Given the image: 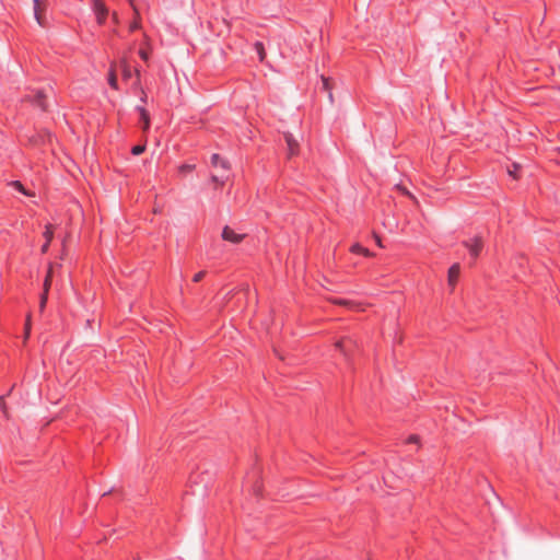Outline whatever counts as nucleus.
Instances as JSON below:
<instances>
[{"label":"nucleus","instance_id":"nucleus-1","mask_svg":"<svg viewBox=\"0 0 560 560\" xmlns=\"http://www.w3.org/2000/svg\"><path fill=\"white\" fill-rule=\"evenodd\" d=\"M211 164L212 166L221 170L220 174L212 175L211 180L220 186L224 185L225 180L229 178V162L222 159L219 154L214 153L211 156Z\"/></svg>","mask_w":560,"mask_h":560},{"label":"nucleus","instance_id":"nucleus-2","mask_svg":"<svg viewBox=\"0 0 560 560\" xmlns=\"http://www.w3.org/2000/svg\"><path fill=\"white\" fill-rule=\"evenodd\" d=\"M92 9H93V12L95 13L97 23L100 25H103L108 15V8L106 7L104 0H93Z\"/></svg>","mask_w":560,"mask_h":560},{"label":"nucleus","instance_id":"nucleus-3","mask_svg":"<svg viewBox=\"0 0 560 560\" xmlns=\"http://www.w3.org/2000/svg\"><path fill=\"white\" fill-rule=\"evenodd\" d=\"M464 246L469 250L470 255L474 258H477L483 247L482 237L479 235L474 236L467 241L463 242Z\"/></svg>","mask_w":560,"mask_h":560},{"label":"nucleus","instance_id":"nucleus-4","mask_svg":"<svg viewBox=\"0 0 560 560\" xmlns=\"http://www.w3.org/2000/svg\"><path fill=\"white\" fill-rule=\"evenodd\" d=\"M221 236L226 242L240 244L246 235L243 233H237L231 226L225 225L222 230Z\"/></svg>","mask_w":560,"mask_h":560},{"label":"nucleus","instance_id":"nucleus-5","mask_svg":"<svg viewBox=\"0 0 560 560\" xmlns=\"http://www.w3.org/2000/svg\"><path fill=\"white\" fill-rule=\"evenodd\" d=\"M46 1L47 0H34V18L38 25L45 26V10H46Z\"/></svg>","mask_w":560,"mask_h":560},{"label":"nucleus","instance_id":"nucleus-6","mask_svg":"<svg viewBox=\"0 0 560 560\" xmlns=\"http://www.w3.org/2000/svg\"><path fill=\"white\" fill-rule=\"evenodd\" d=\"M460 273V266L459 264H454L450 267L447 272V283L452 288V290L455 288L458 278Z\"/></svg>","mask_w":560,"mask_h":560},{"label":"nucleus","instance_id":"nucleus-7","mask_svg":"<svg viewBox=\"0 0 560 560\" xmlns=\"http://www.w3.org/2000/svg\"><path fill=\"white\" fill-rule=\"evenodd\" d=\"M289 158L299 153V141L289 132L284 133Z\"/></svg>","mask_w":560,"mask_h":560},{"label":"nucleus","instance_id":"nucleus-8","mask_svg":"<svg viewBox=\"0 0 560 560\" xmlns=\"http://www.w3.org/2000/svg\"><path fill=\"white\" fill-rule=\"evenodd\" d=\"M345 342L355 346V342L351 338H346L336 341L335 347L342 352L347 360H350V351L345 347Z\"/></svg>","mask_w":560,"mask_h":560},{"label":"nucleus","instance_id":"nucleus-9","mask_svg":"<svg viewBox=\"0 0 560 560\" xmlns=\"http://www.w3.org/2000/svg\"><path fill=\"white\" fill-rule=\"evenodd\" d=\"M45 244L42 246V253L45 254L48 250L49 244L54 237V231L51 225L46 226V231L44 233Z\"/></svg>","mask_w":560,"mask_h":560},{"label":"nucleus","instance_id":"nucleus-10","mask_svg":"<svg viewBox=\"0 0 560 560\" xmlns=\"http://www.w3.org/2000/svg\"><path fill=\"white\" fill-rule=\"evenodd\" d=\"M129 2L131 4V7L133 9V13H135V20H132V23L129 26V30L132 32V31L139 30L141 24H140V14H139L138 8L133 4V0H129Z\"/></svg>","mask_w":560,"mask_h":560},{"label":"nucleus","instance_id":"nucleus-11","mask_svg":"<svg viewBox=\"0 0 560 560\" xmlns=\"http://www.w3.org/2000/svg\"><path fill=\"white\" fill-rule=\"evenodd\" d=\"M120 66H121L124 79H126V80L130 79L131 78V69H130V66H129L126 57L121 58Z\"/></svg>","mask_w":560,"mask_h":560},{"label":"nucleus","instance_id":"nucleus-12","mask_svg":"<svg viewBox=\"0 0 560 560\" xmlns=\"http://www.w3.org/2000/svg\"><path fill=\"white\" fill-rule=\"evenodd\" d=\"M138 110L140 113L141 120L143 122V130L147 131L150 127V117L149 113L143 107H138Z\"/></svg>","mask_w":560,"mask_h":560},{"label":"nucleus","instance_id":"nucleus-13","mask_svg":"<svg viewBox=\"0 0 560 560\" xmlns=\"http://www.w3.org/2000/svg\"><path fill=\"white\" fill-rule=\"evenodd\" d=\"M108 83L113 89H115V90L118 89L117 77H116V72H115V65H112V67H110V70L108 73Z\"/></svg>","mask_w":560,"mask_h":560},{"label":"nucleus","instance_id":"nucleus-14","mask_svg":"<svg viewBox=\"0 0 560 560\" xmlns=\"http://www.w3.org/2000/svg\"><path fill=\"white\" fill-rule=\"evenodd\" d=\"M350 250L352 253L362 254L366 257L373 256V254L368 248L362 247L360 244L352 245Z\"/></svg>","mask_w":560,"mask_h":560},{"label":"nucleus","instance_id":"nucleus-15","mask_svg":"<svg viewBox=\"0 0 560 560\" xmlns=\"http://www.w3.org/2000/svg\"><path fill=\"white\" fill-rule=\"evenodd\" d=\"M51 278H52V266L50 265L49 268H48L45 281H44V290L46 292L49 291V288L51 285Z\"/></svg>","mask_w":560,"mask_h":560},{"label":"nucleus","instance_id":"nucleus-16","mask_svg":"<svg viewBox=\"0 0 560 560\" xmlns=\"http://www.w3.org/2000/svg\"><path fill=\"white\" fill-rule=\"evenodd\" d=\"M323 89L328 93L329 100L332 101L331 84L328 78L322 77Z\"/></svg>","mask_w":560,"mask_h":560},{"label":"nucleus","instance_id":"nucleus-17","mask_svg":"<svg viewBox=\"0 0 560 560\" xmlns=\"http://www.w3.org/2000/svg\"><path fill=\"white\" fill-rule=\"evenodd\" d=\"M332 303L338 304V305H343V306H347L350 308H358V306H359L358 304H355L354 302L349 301V300H332Z\"/></svg>","mask_w":560,"mask_h":560},{"label":"nucleus","instance_id":"nucleus-18","mask_svg":"<svg viewBox=\"0 0 560 560\" xmlns=\"http://www.w3.org/2000/svg\"><path fill=\"white\" fill-rule=\"evenodd\" d=\"M255 49L259 56L260 61H264L266 58V51H265L264 45L260 42H257L255 44Z\"/></svg>","mask_w":560,"mask_h":560},{"label":"nucleus","instance_id":"nucleus-19","mask_svg":"<svg viewBox=\"0 0 560 560\" xmlns=\"http://www.w3.org/2000/svg\"><path fill=\"white\" fill-rule=\"evenodd\" d=\"M44 95L42 92H37L34 97V103L37 104L40 108L45 109L46 106L43 102Z\"/></svg>","mask_w":560,"mask_h":560},{"label":"nucleus","instance_id":"nucleus-20","mask_svg":"<svg viewBox=\"0 0 560 560\" xmlns=\"http://www.w3.org/2000/svg\"><path fill=\"white\" fill-rule=\"evenodd\" d=\"M11 185H12L15 189H18L19 191L23 192L24 195H26V196H33V194H32V192H30V191H27V190L24 188V186H23L20 182H18V180H16V182H13Z\"/></svg>","mask_w":560,"mask_h":560},{"label":"nucleus","instance_id":"nucleus-21","mask_svg":"<svg viewBox=\"0 0 560 560\" xmlns=\"http://www.w3.org/2000/svg\"><path fill=\"white\" fill-rule=\"evenodd\" d=\"M47 300H48V292H46L45 290L43 291V294L40 296V302H39V308L40 311H43L46 306V303H47Z\"/></svg>","mask_w":560,"mask_h":560},{"label":"nucleus","instance_id":"nucleus-22","mask_svg":"<svg viewBox=\"0 0 560 560\" xmlns=\"http://www.w3.org/2000/svg\"><path fill=\"white\" fill-rule=\"evenodd\" d=\"M144 151H145L144 144H139V145H136L132 148V154H135V155H139V154L143 153Z\"/></svg>","mask_w":560,"mask_h":560},{"label":"nucleus","instance_id":"nucleus-23","mask_svg":"<svg viewBox=\"0 0 560 560\" xmlns=\"http://www.w3.org/2000/svg\"><path fill=\"white\" fill-rule=\"evenodd\" d=\"M194 165H190V164H183L179 166V172L180 173H189L194 170Z\"/></svg>","mask_w":560,"mask_h":560},{"label":"nucleus","instance_id":"nucleus-24","mask_svg":"<svg viewBox=\"0 0 560 560\" xmlns=\"http://www.w3.org/2000/svg\"><path fill=\"white\" fill-rule=\"evenodd\" d=\"M518 168H520V165H518V164H516V163H515V164H513V170H509V174H510L511 176H513L514 178H517V176H516V172L518 171Z\"/></svg>","mask_w":560,"mask_h":560},{"label":"nucleus","instance_id":"nucleus-25","mask_svg":"<svg viewBox=\"0 0 560 560\" xmlns=\"http://www.w3.org/2000/svg\"><path fill=\"white\" fill-rule=\"evenodd\" d=\"M205 275H206V272H205V271H199V272H197V273L194 276V279H192V280H194L195 282H199L200 280H202V279H203Z\"/></svg>","mask_w":560,"mask_h":560},{"label":"nucleus","instance_id":"nucleus-26","mask_svg":"<svg viewBox=\"0 0 560 560\" xmlns=\"http://www.w3.org/2000/svg\"><path fill=\"white\" fill-rule=\"evenodd\" d=\"M30 330H31V322H30V318H27L26 324H25V332H24L25 339L28 338Z\"/></svg>","mask_w":560,"mask_h":560},{"label":"nucleus","instance_id":"nucleus-27","mask_svg":"<svg viewBox=\"0 0 560 560\" xmlns=\"http://www.w3.org/2000/svg\"><path fill=\"white\" fill-rule=\"evenodd\" d=\"M0 408L2 409L3 413L7 415L8 411H7V406H5V401H4V397L1 396L0 397Z\"/></svg>","mask_w":560,"mask_h":560},{"label":"nucleus","instance_id":"nucleus-28","mask_svg":"<svg viewBox=\"0 0 560 560\" xmlns=\"http://www.w3.org/2000/svg\"><path fill=\"white\" fill-rule=\"evenodd\" d=\"M397 189H399L402 194H405V195H407V196H409V197L413 198V196H412V195H411V194H410L406 188H404V187H401V186L397 185Z\"/></svg>","mask_w":560,"mask_h":560},{"label":"nucleus","instance_id":"nucleus-29","mask_svg":"<svg viewBox=\"0 0 560 560\" xmlns=\"http://www.w3.org/2000/svg\"><path fill=\"white\" fill-rule=\"evenodd\" d=\"M139 55H140V57H141L144 61H147V60L149 59V55H148V52H147V51H144V50H140V51H139Z\"/></svg>","mask_w":560,"mask_h":560},{"label":"nucleus","instance_id":"nucleus-30","mask_svg":"<svg viewBox=\"0 0 560 560\" xmlns=\"http://www.w3.org/2000/svg\"><path fill=\"white\" fill-rule=\"evenodd\" d=\"M408 442L409 443H418L419 442V436L418 435H411V436H409Z\"/></svg>","mask_w":560,"mask_h":560},{"label":"nucleus","instance_id":"nucleus-31","mask_svg":"<svg viewBox=\"0 0 560 560\" xmlns=\"http://www.w3.org/2000/svg\"><path fill=\"white\" fill-rule=\"evenodd\" d=\"M374 238H375V242H376L377 246L383 247V244H382V240H381V237H380L378 235H376V234H375V235H374Z\"/></svg>","mask_w":560,"mask_h":560},{"label":"nucleus","instance_id":"nucleus-32","mask_svg":"<svg viewBox=\"0 0 560 560\" xmlns=\"http://www.w3.org/2000/svg\"><path fill=\"white\" fill-rule=\"evenodd\" d=\"M112 19L114 21V23L118 24L119 23V20H118V14L116 12H113L112 14Z\"/></svg>","mask_w":560,"mask_h":560},{"label":"nucleus","instance_id":"nucleus-33","mask_svg":"<svg viewBox=\"0 0 560 560\" xmlns=\"http://www.w3.org/2000/svg\"><path fill=\"white\" fill-rule=\"evenodd\" d=\"M136 75H137V78L139 79V77H140V71H139L138 69H136Z\"/></svg>","mask_w":560,"mask_h":560}]
</instances>
